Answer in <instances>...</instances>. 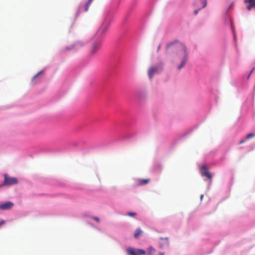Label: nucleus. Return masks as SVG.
Instances as JSON below:
<instances>
[{
  "label": "nucleus",
  "mask_w": 255,
  "mask_h": 255,
  "mask_svg": "<svg viewBox=\"0 0 255 255\" xmlns=\"http://www.w3.org/2000/svg\"><path fill=\"white\" fill-rule=\"evenodd\" d=\"M93 0H88L87 2L85 5V11H88L89 6L91 4V3L93 2Z\"/></svg>",
  "instance_id": "16"
},
{
  "label": "nucleus",
  "mask_w": 255,
  "mask_h": 255,
  "mask_svg": "<svg viewBox=\"0 0 255 255\" xmlns=\"http://www.w3.org/2000/svg\"><path fill=\"white\" fill-rule=\"evenodd\" d=\"M207 0H195L193 5L195 7H201L203 8L207 5Z\"/></svg>",
  "instance_id": "4"
},
{
  "label": "nucleus",
  "mask_w": 255,
  "mask_h": 255,
  "mask_svg": "<svg viewBox=\"0 0 255 255\" xmlns=\"http://www.w3.org/2000/svg\"><path fill=\"white\" fill-rule=\"evenodd\" d=\"M155 252V249H153L152 247H150L148 249L147 255H153Z\"/></svg>",
  "instance_id": "15"
},
{
  "label": "nucleus",
  "mask_w": 255,
  "mask_h": 255,
  "mask_svg": "<svg viewBox=\"0 0 255 255\" xmlns=\"http://www.w3.org/2000/svg\"><path fill=\"white\" fill-rule=\"evenodd\" d=\"M42 71H39L38 73H37L33 77L34 79L37 78L39 75H40V74H41L42 73Z\"/></svg>",
  "instance_id": "20"
},
{
  "label": "nucleus",
  "mask_w": 255,
  "mask_h": 255,
  "mask_svg": "<svg viewBox=\"0 0 255 255\" xmlns=\"http://www.w3.org/2000/svg\"><path fill=\"white\" fill-rule=\"evenodd\" d=\"M157 69L156 67H151L148 71V74L149 78L151 79L154 74L156 73Z\"/></svg>",
  "instance_id": "11"
},
{
  "label": "nucleus",
  "mask_w": 255,
  "mask_h": 255,
  "mask_svg": "<svg viewBox=\"0 0 255 255\" xmlns=\"http://www.w3.org/2000/svg\"><path fill=\"white\" fill-rule=\"evenodd\" d=\"M83 45V43L81 41H77L75 42V43L74 44V45L71 46L70 47H67L65 48V50H71V49H74L75 48H77L78 47V46H82Z\"/></svg>",
  "instance_id": "10"
},
{
  "label": "nucleus",
  "mask_w": 255,
  "mask_h": 255,
  "mask_svg": "<svg viewBox=\"0 0 255 255\" xmlns=\"http://www.w3.org/2000/svg\"><path fill=\"white\" fill-rule=\"evenodd\" d=\"M245 141H246V140H245V139L242 140H241V141H240V144H242V143H243L245 142Z\"/></svg>",
  "instance_id": "23"
},
{
  "label": "nucleus",
  "mask_w": 255,
  "mask_h": 255,
  "mask_svg": "<svg viewBox=\"0 0 255 255\" xmlns=\"http://www.w3.org/2000/svg\"><path fill=\"white\" fill-rule=\"evenodd\" d=\"M201 174L202 176H206L209 179H211L212 174L208 171L206 166L203 165L201 167Z\"/></svg>",
  "instance_id": "5"
},
{
  "label": "nucleus",
  "mask_w": 255,
  "mask_h": 255,
  "mask_svg": "<svg viewBox=\"0 0 255 255\" xmlns=\"http://www.w3.org/2000/svg\"><path fill=\"white\" fill-rule=\"evenodd\" d=\"M196 9L194 10V13L195 15H197L198 12L202 9L201 7H195Z\"/></svg>",
  "instance_id": "18"
},
{
  "label": "nucleus",
  "mask_w": 255,
  "mask_h": 255,
  "mask_svg": "<svg viewBox=\"0 0 255 255\" xmlns=\"http://www.w3.org/2000/svg\"><path fill=\"white\" fill-rule=\"evenodd\" d=\"M160 240L161 241L160 243V248H163L164 247L168 246L169 244L168 238H160Z\"/></svg>",
  "instance_id": "9"
},
{
  "label": "nucleus",
  "mask_w": 255,
  "mask_h": 255,
  "mask_svg": "<svg viewBox=\"0 0 255 255\" xmlns=\"http://www.w3.org/2000/svg\"><path fill=\"white\" fill-rule=\"evenodd\" d=\"M135 214H135V213H134V212H128V213H127V215H128V216H131V217L135 216Z\"/></svg>",
  "instance_id": "19"
},
{
  "label": "nucleus",
  "mask_w": 255,
  "mask_h": 255,
  "mask_svg": "<svg viewBox=\"0 0 255 255\" xmlns=\"http://www.w3.org/2000/svg\"><path fill=\"white\" fill-rule=\"evenodd\" d=\"M108 29L107 25H102L99 29L98 32L100 35L104 34Z\"/></svg>",
  "instance_id": "12"
},
{
  "label": "nucleus",
  "mask_w": 255,
  "mask_h": 255,
  "mask_svg": "<svg viewBox=\"0 0 255 255\" xmlns=\"http://www.w3.org/2000/svg\"><path fill=\"white\" fill-rule=\"evenodd\" d=\"M254 136H255V134H254V133H250V134H248L247 135L246 139H250V138H251L252 137H253Z\"/></svg>",
  "instance_id": "17"
},
{
  "label": "nucleus",
  "mask_w": 255,
  "mask_h": 255,
  "mask_svg": "<svg viewBox=\"0 0 255 255\" xmlns=\"http://www.w3.org/2000/svg\"><path fill=\"white\" fill-rule=\"evenodd\" d=\"M149 180L148 179H141L139 180L138 185L141 186L148 183Z\"/></svg>",
  "instance_id": "14"
},
{
  "label": "nucleus",
  "mask_w": 255,
  "mask_h": 255,
  "mask_svg": "<svg viewBox=\"0 0 255 255\" xmlns=\"http://www.w3.org/2000/svg\"><path fill=\"white\" fill-rule=\"evenodd\" d=\"M13 206V203L9 201L6 202L0 205V209L2 210H8L11 209Z\"/></svg>",
  "instance_id": "6"
},
{
  "label": "nucleus",
  "mask_w": 255,
  "mask_h": 255,
  "mask_svg": "<svg viewBox=\"0 0 255 255\" xmlns=\"http://www.w3.org/2000/svg\"><path fill=\"white\" fill-rule=\"evenodd\" d=\"M244 2L249 3L247 7L248 10H250L252 8L255 7V0H244Z\"/></svg>",
  "instance_id": "8"
},
{
  "label": "nucleus",
  "mask_w": 255,
  "mask_h": 255,
  "mask_svg": "<svg viewBox=\"0 0 255 255\" xmlns=\"http://www.w3.org/2000/svg\"><path fill=\"white\" fill-rule=\"evenodd\" d=\"M93 219L97 222H99V218H98L97 217H94Z\"/></svg>",
  "instance_id": "21"
},
{
  "label": "nucleus",
  "mask_w": 255,
  "mask_h": 255,
  "mask_svg": "<svg viewBox=\"0 0 255 255\" xmlns=\"http://www.w3.org/2000/svg\"><path fill=\"white\" fill-rule=\"evenodd\" d=\"M172 51H176L178 52L182 57L181 62L178 67V69L180 70L185 65L187 61L186 47L184 44L177 41L168 43L166 45V52L169 53Z\"/></svg>",
  "instance_id": "1"
},
{
  "label": "nucleus",
  "mask_w": 255,
  "mask_h": 255,
  "mask_svg": "<svg viewBox=\"0 0 255 255\" xmlns=\"http://www.w3.org/2000/svg\"><path fill=\"white\" fill-rule=\"evenodd\" d=\"M164 255V253L160 252V253H159L158 255Z\"/></svg>",
  "instance_id": "26"
},
{
  "label": "nucleus",
  "mask_w": 255,
  "mask_h": 255,
  "mask_svg": "<svg viewBox=\"0 0 255 255\" xmlns=\"http://www.w3.org/2000/svg\"><path fill=\"white\" fill-rule=\"evenodd\" d=\"M4 223V221L3 220L0 221V226L3 224Z\"/></svg>",
  "instance_id": "22"
},
{
  "label": "nucleus",
  "mask_w": 255,
  "mask_h": 255,
  "mask_svg": "<svg viewBox=\"0 0 255 255\" xmlns=\"http://www.w3.org/2000/svg\"><path fill=\"white\" fill-rule=\"evenodd\" d=\"M160 48H161V44H159L158 45V48H157V52L159 51V50H160Z\"/></svg>",
  "instance_id": "24"
},
{
  "label": "nucleus",
  "mask_w": 255,
  "mask_h": 255,
  "mask_svg": "<svg viewBox=\"0 0 255 255\" xmlns=\"http://www.w3.org/2000/svg\"><path fill=\"white\" fill-rule=\"evenodd\" d=\"M128 255H144L146 254L144 250L138 249L130 247L127 248Z\"/></svg>",
  "instance_id": "2"
},
{
  "label": "nucleus",
  "mask_w": 255,
  "mask_h": 255,
  "mask_svg": "<svg viewBox=\"0 0 255 255\" xmlns=\"http://www.w3.org/2000/svg\"><path fill=\"white\" fill-rule=\"evenodd\" d=\"M203 195H202L201 196V198L202 199V198H203Z\"/></svg>",
  "instance_id": "27"
},
{
  "label": "nucleus",
  "mask_w": 255,
  "mask_h": 255,
  "mask_svg": "<svg viewBox=\"0 0 255 255\" xmlns=\"http://www.w3.org/2000/svg\"><path fill=\"white\" fill-rule=\"evenodd\" d=\"M17 183V179L14 177H9L8 175H4L3 185H12Z\"/></svg>",
  "instance_id": "3"
},
{
  "label": "nucleus",
  "mask_w": 255,
  "mask_h": 255,
  "mask_svg": "<svg viewBox=\"0 0 255 255\" xmlns=\"http://www.w3.org/2000/svg\"><path fill=\"white\" fill-rule=\"evenodd\" d=\"M101 44L99 42H95L92 46L90 52L92 54H95L100 48Z\"/></svg>",
  "instance_id": "7"
},
{
  "label": "nucleus",
  "mask_w": 255,
  "mask_h": 255,
  "mask_svg": "<svg viewBox=\"0 0 255 255\" xmlns=\"http://www.w3.org/2000/svg\"><path fill=\"white\" fill-rule=\"evenodd\" d=\"M254 68H253V69L251 71V72H250V74H249V76H248V78H249V77H250V75L251 74V73H252V72H253V71L254 70Z\"/></svg>",
  "instance_id": "25"
},
{
  "label": "nucleus",
  "mask_w": 255,
  "mask_h": 255,
  "mask_svg": "<svg viewBox=\"0 0 255 255\" xmlns=\"http://www.w3.org/2000/svg\"><path fill=\"white\" fill-rule=\"evenodd\" d=\"M142 233V231L141 229L140 228H137L134 234V237L137 238Z\"/></svg>",
  "instance_id": "13"
}]
</instances>
